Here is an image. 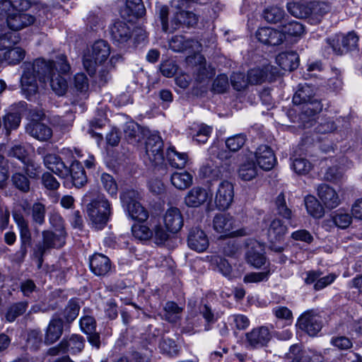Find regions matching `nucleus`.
Listing matches in <instances>:
<instances>
[{
	"mask_svg": "<svg viewBox=\"0 0 362 362\" xmlns=\"http://www.w3.org/2000/svg\"><path fill=\"white\" fill-rule=\"evenodd\" d=\"M21 68V90L27 98L29 99L37 92V79L45 83L49 81L52 90L58 95H64L67 91L66 80L59 74L54 72L52 64L45 59H37L33 62H24Z\"/></svg>",
	"mask_w": 362,
	"mask_h": 362,
	"instance_id": "nucleus-1",
	"label": "nucleus"
},
{
	"mask_svg": "<svg viewBox=\"0 0 362 362\" xmlns=\"http://www.w3.org/2000/svg\"><path fill=\"white\" fill-rule=\"evenodd\" d=\"M86 213L93 226L101 230L107 225L112 214L111 204L104 195H99L87 204Z\"/></svg>",
	"mask_w": 362,
	"mask_h": 362,
	"instance_id": "nucleus-2",
	"label": "nucleus"
},
{
	"mask_svg": "<svg viewBox=\"0 0 362 362\" xmlns=\"http://www.w3.org/2000/svg\"><path fill=\"white\" fill-rule=\"evenodd\" d=\"M110 54V46L107 41L103 40L95 41L92 45L90 52L83 57V64L84 69L90 76L94 75L98 64L105 62Z\"/></svg>",
	"mask_w": 362,
	"mask_h": 362,
	"instance_id": "nucleus-3",
	"label": "nucleus"
},
{
	"mask_svg": "<svg viewBox=\"0 0 362 362\" xmlns=\"http://www.w3.org/2000/svg\"><path fill=\"white\" fill-rule=\"evenodd\" d=\"M42 243L36 245L33 256L37 259V268L40 269L43 263V257L47 250L51 248L62 247L65 244L66 233L62 230L59 233L51 230H44L42 233Z\"/></svg>",
	"mask_w": 362,
	"mask_h": 362,
	"instance_id": "nucleus-4",
	"label": "nucleus"
},
{
	"mask_svg": "<svg viewBox=\"0 0 362 362\" xmlns=\"http://www.w3.org/2000/svg\"><path fill=\"white\" fill-rule=\"evenodd\" d=\"M358 37L354 32H349L346 35H337L334 38L327 39V44L337 54H343L344 50L354 49L358 46Z\"/></svg>",
	"mask_w": 362,
	"mask_h": 362,
	"instance_id": "nucleus-5",
	"label": "nucleus"
},
{
	"mask_svg": "<svg viewBox=\"0 0 362 362\" xmlns=\"http://www.w3.org/2000/svg\"><path fill=\"white\" fill-rule=\"evenodd\" d=\"M163 142L158 134L150 135L146 141V154L150 163L154 165L162 164L164 160Z\"/></svg>",
	"mask_w": 362,
	"mask_h": 362,
	"instance_id": "nucleus-6",
	"label": "nucleus"
},
{
	"mask_svg": "<svg viewBox=\"0 0 362 362\" xmlns=\"http://www.w3.org/2000/svg\"><path fill=\"white\" fill-rule=\"evenodd\" d=\"M271 334L267 327L262 326L252 329L245 334L247 347L259 349L267 345L271 339Z\"/></svg>",
	"mask_w": 362,
	"mask_h": 362,
	"instance_id": "nucleus-7",
	"label": "nucleus"
},
{
	"mask_svg": "<svg viewBox=\"0 0 362 362\" xmlns=\"http://www.w3.org/2000/svg\"><path fill=\"white\" fill-rule=\"evenodd\" d=\"M35 21V18L33 15L18 11L8 16L6 19V25L11 30L10 32L16 34L18 31L33 25Z\"/></svg>",
	"mask_w": 362,
	"mask_h": 362,
	"instance_id": "nucleus-8",
	"label": "nucleus"
},
{
	"mask_svg": "<svg viewBox=\"0 0 362 362\" xmlns=\"http://www.w3.org/2000/svg\"><path fill=\"white\" fill-rule=\"evenodd\" d=\"M298 325L310 336H315L322 329L321 317L313 311H308L299 317Z\"/></svg>",
	"mask_w": 362,
	"mask_h": 362,
	"instance_id": "nucleus-9",
	"label": "nucleus"
},
{
	"mask_svg": "<svg viewBox=\"0 0 362 362\" xmlns=\"http://www.w3.org/2000/svg\"><path fill=\"white\" fill-rule=\"evenodd\" d=\"M234 197L233 186L228 181H223L219 184L215 197V203L220 210L228 209Z\"/></svg>",
	"mask_w": 362,
	"mask_h": 362,
	"instance_id": "nucleus-10",
	"label": "nucleus"
},
{
	"mask_svg": "<svg viewBox=\"0 0 362 362\" xmlns=\"http://www.w3.org/2000/svg\"><path fill=\"white\" fill-rule=\"evenodd\" d=\"M256 161L264 170H272L276 163V156L272 149L267 145L259 146L255 151Z\"/></svg>",
	"mask_w": 362,
	"mask_h": 362,
	"instance_id": "nucleus-11",
	"label": "nucleus"
},
{
	"mask_svg": "<svg viewBox=\"0 0 362 362\" xmlns=\"http://www.w3.org/2000/svg\"><path fill=\"white\" fill-rule=\"evenodd\" d=\"M322 109L320 100H315L304 104L302 112L300 115V120L305 129L309 128L315 122V116Z\"/></svg>",
	"mask_w": 362,
	"mask_h": 362,
	"instance_id": "nucleus-12",
	"label": "nucleus"
},
{
	"mask_svg": "<svg viewBox=\"0 0 362 362\" xmlns=\"http://www.w3.org/2000/svg\"><path fill=\"white\" fill-rule=\"evenodd\" d=\"M166 229L173 233H177L183 226L184 220L180 210L176 207L168 209L163 216Z\"/></svg>",
	"mask_w": 362,
	"mask_h": 362,
	"instance_id": "nucleus-13",
	"label": "nucleus"
},
{
	"mask_svg": "<svg viewBox=\"0 0 362 362\" xmlns=\"http://www.w3.org/2000/svg\"><path fill=\"white\" fill-rule=\"evenodd\" d=\"M256 37L259 42L270 46L279 45L284 41L281 31L268 27L258 29Z\"/></svg>",
	"mask_w": 362,
	"mask_h": 362,
	"instance_id": "nucleus-14",
	"label": "nucleus"
},
{
	"mask_svg": "<svg viewBox=\"0 0 362 362\" xmlns=\"http://www.w3.org/2000/svg\"><path fill=\"white\" fill-rule=\"evenodd\" d=\"M187 244L192 250L202 252L208 248L209 243L206 235L202 230L194 228L189 230Z\"/></svg>",
	"mask_w": 362,
	"mask_h": 362,
	"instance_id": "nucleus-15",
	"label": "nucleus"
},
{
	"mask_svg": "<svg viewBox=\"0 0 362 362\" xmlns=\"http://www.w3.org/2000/svg\"><path fill=\"white\" fill-rule=\"evenodd\" d=\"M170 48L176 52L185 51H195L199 47V42L193 38L187 37L182 35H176L169 40Z\"/></svg>",
	"mask_w": 362,
	"mask_h": 362,
	"instance_id": "nucleus-16",
	"label": "nucleus"
},
{
	"mask_svg": "<svg viewBox=\"0 0 362 362\" xmlns=\"http://www.w3.org/2000/svg\"><path fill=\"white\" fill-rule=\"evenodd\" d=\"M317 191L319 198L327 208L332 209L339 205L340 199L332 187L321 184L317 187Z\"/></svg>",
	"mask_w": 362,
	"mask_h": 362,
	"instance_id": "nucleus-17",
	"label": "nucleus"
},
{
	"mask_svg": "<svg viewBox=\"0 0 362 362\" xmlns=\"http://www.w3.org/2000/svg\"><path fill=\"white\" fill-rule=\"evenodd\" d=\"M43 160L45 166L59 177L66 178L69 176V168L57 155L48 153L44 156Z\"/></svg>",
	"mask_w": 362,
	"mask_h": 362,
	"instance_id": "nucleus-18",
	"label": "nucleus"
},
{
	"mask_svg": "<svg viewBox=\"0 0 362 362\" xmlns=\"http://www.w3.org/2000/svg\"><path fill=\"white\" fill-rule=\"evenodd\" d=\"M132 30L124 21H115L110 27V35L115 42L124 44L132 37Z\"/></svg>",
	"mask_w": 362,
	"mask_h": 362,
	"instance_id": "nucleus-19",
	"label": "nucleus"
},
{
	"mask_svg": "<svg viewBox=\"0 0 362 362\" xmlns=\"http://www.w3.org/2000/svg\"><path fill=\"white\" fill-rule=\"evenodd\" d=\"M89 264L92 272L98 276H105L111 269L110 259L100 253H95L90 258Z\"/></svg>",
	"mask_w": 362,
	"mask_h": 362,
	"instance_id": "nucleus-20",
	"label": "nucleus"
},
{
	"mask_svg": "<svg viewBox=\"0 0 362 362\" xmlns=\"http://www.w3.org/2000/svg\"><path fill=\"white\" fill-rule=\"evenodd\" d=\"M146 11L141 0H126L125 6L120 13L123 18L132 21L134 18L143 16Z\"/></svg>",
	"mask_w": 362,
	"mask_h": 362,
	"instance_id": "nucleus-21",
	"label": "nucleus"
},
{
	"mask_svg": "<svg viewBox=\"0 0 362 362\" xmlns=\"http://www.w3.org/2000/svg\"><path fill=\"white\" fill-rule=\"evenodd\" d=\"M26 132L35 139L45 141L52 136V130L47 125L37 122L32 121L25 127Z\"/></svg>",
	"mask_w": 362,
	"mask_h": 362,
	"instance_id": "nucleus-22",
	"label": "nucleus"
},
{
	"mask_svg": "<svg viewBox=\"0 0 362 362\" xmlns=\"http://www.w3.org/2000/svg\"><path fill=\"white\" fill-rule=\"evenodd\" d=\"M14 220L20 230L21 240V252L23 256L27 253V247L31 244V233L28 228V223L21 214H14Z\"/></svg>",
	"mask_w": 362,
	"mask_h": 362,
	"instance_id": "nucleus-23",
	"label": "nucleus"
},
{
	"mask_svg": "<svg viewBox=\"0 0 362 362\" xmlns=\"http://www.w3.org/2000/svg\"><path fill=\"white\" fill-rule=\"evenodd\" d=\"M209 195L206 189L200 187L191 189L185 197V203L189 207H198L204 204Z\"/></svg>",
	"mask_w": 362,
	"mask_h": 362,
	"instance_id": "nucleus-24",
	"label": "nucleus"
},
{
	"mask_svg": "<svg viewBox=\"0 0 362 362\" xmlns=\"http://www.w3.org/2000/svg\"><path fill=\"white\" fill-rule=\"evenodd\" d=\"M198 22L197 16L192 12L186 11H180L177 12L171 20V30H177L180 25L186 27H193Z\"/></svg>",
	"mask_w": 362,
	"mask_h": 362,
	"instance_id": "nucleus-25",
	"label": "nucleus"
},
{
	"mask_svg": "<svg viewBox=\"0 0 362 362\" xmlns=\"http://www.w3.org/2000/svg\"><path fill=\"white\" fill-rule=\"evenodd\" d=\"M63 321L58 317H53L46 329L45 343L52 344L57 341L63 333Z\"/></svg>",
	"mask_w": 362,
	"mask_h": 362,
	"instance_id": "nucleus-26",
	"label": "nucleus"
},
{
	"mask_svg": "<svg viewBox=\"0 0 362 362\" xmlns=\"http://www.w3.org/2000/svg\"><path fill=\"white\" fill-rule=\"evenodd\" d=\"M288 231V228L284 222L278 218H274L269 223L267 235L271 243L280 242L284 239Z\"/></svg>",
	"mask_w": 362,
	"mask_h": 362,
	"instance_id": "nucleus-27",
	"label": "nucleus"
},
{
	"mask_svg": "<svg viewBox=\"0 0 362 362\" xmlns=\"http://www.w3.org/2000/svg\"><path fill=\"white\" fill-rule=\"evenodd\" d=\"M276 63L284 71H291L298 68L299 57L295 52H282L276 58Z\"/></svg>",
	"mask_w": 362,
	"mask_h": 362,
	"instance_id": "nucleus-28",
	"label": "nucleus"
},
{
	"mask_svg": "<svg viewBox=\"0 0 362 362\" xmlns=\"http://www.w3.org/2000/svg\"><path fill=\"white\" fill-rule=\"evenodd\" d=\"M85 346L84 338L78 334H71L62 340V346L65 349L66 353L76 354L82 351Z\"/></svg>",
	"mask_w": 362,
	"mask_h": 362,
	"instance_id": "nucleus-29",
	"label": "nucleus"
},
{
	"mask_svg": "<svg viewBox=\"0 0 362 362\" xmlns=\"http://www.w3.org/2000/svg\"><path fill=\"white\" fill-rule=\"evenodd\" d=\"M69 176H71L73 185L76 188L84 186L87 182V177L82 165L78 162H73L69 168Z\"/></svg>",
	"mask_w": 362,
	"mask_h": 362,
	"instance_id": "nucleus-30",
	"label": "nucleus"
},
{
	"mask_svg": "<svg viewBox=\"0 0 362 362\" xmlns=\"http://www.w3.org/2000/svg\"><path fill=\"white\" fill-rule=\"evenodd\" d=\"M314 95L315 91L313 86L307 83L300 84L293 97V102L296 105L305 104L315 100Z\"/></svg>",
	"mask_w": 362,
	"mask_h": 362,
	"instance_id": "nucleus-31",
	"label": "nucleus"
},
{
	"mask_svg": "<svg viewBox=\"0 0 362 362\" xmlns=\"http://www.w3.org/2000/svg\"><path fill=\"white\" fill-rule=\"evenodd\" d=\"M233 218L228 214H216L213 220L214 230L220 233H228L233 227Z\"/></svg>",
	"mask_w": 362,
	"mask_h": 362,
	"instance_id": "nucleus-32",
	"label": "nucleus"
},
{
	"mask_svg": "<svg viewBox=\"0 0 362 362\" xmlns=\"http://www.w3.org/2000/svg\"><path fill=\"white\" fill-rule=\"evenodd\" d=\"M275 209L277 214L286 219L289 221V224L295 227V225H293L292 220L293 217V214L291 209L287 205L285 194L281 192L280 193L275 199Z\"/></svg>",
	"mask_w": 362,
	"mask_h": 362,
	"instance_id": "nucleus-33",
	"label": "nucleus"
},
{
	"mask_svg": "<svg viewBox=\"0 0 362 362\" xmlns=\"http://www.w3.org/2000/svg\"><path fill=\"white\" fill-rule=\"evenodd\" d=\"M166 159L173 168H183L188 160V156L185 153L177 152L174 147H169L166 151Z\"/></svg>",
	"mask_w": 362,
	"mask_h": 362,
	"instance_id": "nucleus-34",
	"label": "nucleus"
},
{
	"mask_svg": "<svg viewBox=\"0 0 362 362\" xmlns=\"http://www.w3.org/2000/svg\"><path fill=\"white\" fill-rule=\"evenodd\" d=\"M199 177L215 180L222 176L220 168L212 160L207 161L199 169Z\"/></svg>",
	"mask_w": 362,
	"mask_h": 362,
	"instance_id": "nucleus-35",
	"label": "nucleus"
},
{
	"mask_svg": "<svg viewBox=\"0 0 362 362\" xmlns=\"http://www.w3.org/2000/svg\"><path fill=\"white\" fill-rule=\"evenodd\" d=\"M182 308L173 301L167 302L163 308L162 317L171 323L177 322L181 317Z\"/></svg>",
	"mask_w": 362,
	"mask_h": 362,
	"instance_id": "nucleus-36",
	"label": "nucleus"
},
{
	"mask_svg": "<svg viewBox=\"0 0 362 362\" xmlns=\"http://www.w3.org/2000/svg\"><path fill=\"white\" fill-rule=\"evenodd\" d=\"M171 183L179 189H185L193 182V176L188 172L174 173L170 177Z\"/></svg>",
	"mask_w": 362,
	"mask_h": 362,
	"instance_id": "nucleus-37",
	"label": "nucleus"
},
{
	"mask_svg": "<svg viewBox=\"0 0 362 362\" xmlns=\"http://www.w3.org/2000/svg\"><path fill=\"white\" fill-rule=\"evenodd\" d=\"M258 170L253 160H247L242 163L238 169L239 177L245 181H250L257 175Z\"/></svg>",
	"mask_w": 362,
	"mask_h": 362,
	"instance_id": "nucleus-38",
	"label": "nucleus"
},
{
	"mask_svg": "<svg viewBox=\"0 0 362 362\" xmlns=\"http://www.w3.org/2000/svg\"><path fill=\"white\" fill-rule=\"evenodd\" d=\"M305 204L308 213L313 218H320L324 216V208L314 196L308 195L305 197Z\"/></svg>",
	"mask_w": 362,
	"mask_h": 362,
	"instance_id": "nucleus-39",
	"label": "nucleus"
},
{
	"mask_svg": "<svg viewBox=\"0 0 362 362\" xmlns=\"http://www.w3.org/2000/svg\"><path fill=\"white\" fill-rule=\"evenodd\" d=\"M13 185L23 193H27L30 189L29 177L21 172H15L11 175Z\"/></svg>",
	"mask_w": 362,
	"mask_h": 362,
	"instance_id": "nucleus-40",
	"label": "nucleus"
},
{
	"mask_svg": "<svg viewBox=\"0 0 362 362\" xmlns=\"http://www.w3.org/2000/svg\"><path fill=\"white\" fill-rule=\"evenodd\" d=\"M211 262L214 269L217 270L227 278L231 277L233 269L226 259L220 256H214L211 257Z\"/></svg>",
	"mask_w": 362,
	"mask_h": 362,
	"instance_id": "nucleus-41",
	"label": "nucleus"
},
{
	"mask_svg": "<svg viewBox=\"0 0 362 362\" xmlns=\"http://www.w3.org/2000/svg\"><path fill=\"white\" fill-rule=\"evenodd\" d=\"M126 139L129 143L139 142L141 138V127L134 122H127L124 129Z\"/></svg>",
	"mask_w": 362,
	"mask_h": 362,
	"instance_id": "nucleus-42",
	"label": "nucleus"
},
{
	"mask_svg": "<svg viewBox=\"0 0 362 362\" xmlns=\"http://www.w3.org/2000/svg\"><path fill=\"white\" fill-rule=\"evenodd\" d=\"M287 10L293 16L298 18H308L312 13L308 6L296 2L288 3Z\"/></svg>",
	"mask_w": 362,
	"mask_h": 362,
	"instance_id": "nucleus-43",
	"label": "nucleus"
},
{
	"mask_svg": "<svg viewBox=\"0 0 362 362\" xmlns=\"http://www.w3.org/2000/svg\"><path fill=\"white\" fill-rule=\"evenodd\" d=\"M305 32V28L303 24L300 23L291 21L282 25L281 33L284 35H288L289 36L300 37Z\"/></svg>",
	"mask_w": 362,
	"mask_h": 362,
	"instance_id": "nucleus-44",
	"label": "nucleus"
},
{
	"mask_svg": "<svg viewBox=\"0 0 362 362\" xmlns=\"http://www.w3.org/2000/svg\"><path fill=\"white\" fill-rule=\"evenodd\" d=\"M20 35L11 32H4L0 28V50L14 46L20 41Z\"/></svg>",
	"mask_w": 362,
	"mask_h": 362,
	"instance_id": "nucleus-45",
	"label": "nucleus"
},
{
	"mask_svg": "<svg viewBox=\"0 0 362 362\" xmlns=\"http://www.w3.org/2000/svg\"><path fill=\"white\" fill-rule=\"evenodd\" d=\"M285 12L283 8L278 6H272L266 8L264 11L263 17L271 23H276L280 22L284 17Z\"/></svg>",
	"mask_w": 362,
	"mask_h": 362,
	"instance_id": "nucleus-46",
	"label": "nucleus"
},
{
	"mask_svg": "<svg viewBox=\"0 0 362 362\" xmlns=\"http://www.w3.org/2000/svg\"><path fill=\"white\" fill-rule=\"evenodd\" d=\"M7 48V52L4 54L5 59L11 64L20 63L25 57V52L19 47Z\"/></svg>",
	"mask_w": 362,
	"mask_h": 362,
	"instance_id": "nucleus-47",
	"label": "nucleus"
},
{
	"mask_svg": "<svg viewBox=\"0 0 362 362\" xmlns=\"http://www.w3.org/2000/svg\"><path fill=\"white\" fill-rule=\"evenodd\" d=\"M46 62L51 64L54 69V72L58 71L57 74H68L71 70V66L64 54L57 55L54 61H46Z\"/></svg>",
	"mask_w": 362,
	"mask_h": 362,
	"instance_id": "nucleus-48",
	"label": "nucleus"
},
{
	"mask_svg": "<svg viewBox=\"0 0 362 362\" xmlns=\"http://www.w3.org/2000/svg\"><path fill=\"white\" fill-rule=\"evenodd\" d=\"M46 208L40 202H35L31 207V217L33 223L42 225L45 221Z\"/></svg>",
	"mask_w": 362,
	"mask_h": 362,
	"instance_id": "nucleus-49",
	"label": "nucleus"
},
{
	"mask_svg": "<svg viewBox=\"0 0 362 362\" xmlns=\"http://www.w3.org/2000/svg\"><path fill=\"white\" fill-rule=\"evenodd\" d=\"M139 198V193L132 189L125 190L120 195L122 203L126 211L131 208L130 206H133L134 204L138 203Z\"/></svg>",
	"mask_w": 362,
	"mask_h": 362,
	"instance_id": "nucleus-50",
	"label": "nucleus"
},
{
	"mask_svg": "<svg viewBox=\"0 0 362 362\" xmlns=\"http://www.w3.org/2000/svg\"><path fill=\"white\" fill-rule=\"evenodd\" d=\"M199 313L205 320L204 329L208 331L211 329V325L218 320L217 315L208 305H203L199 307Z\"/></svg>",
	"mask_w": 362,
	"mask_h": 362,
	"instance_id": "nucleus-51",
	"label": "nucleus"
},
{
	"mask_svg": "<svg viewBox=\"0 0 362 362\" xmlns=\"http://www.w3.org/2000/svg\"><path fill=\"white\" fill-rule=\"evenodd\" d=\"M127 210L128 215L134 220L138 221H145L148 218V211L143 207L139 202L134 204Z\"/></svg>",
	"mask_w": 362,
	"mask_h": 362,
	"instance_id": "nucleus-52",
	"label": "nucleus"
},
{
	"mask_svg": "<svg viewBox=\"0 0 362 362\" xmlns=\"http://www.w3.org/2000/svg\"><path fill=\"white\" fill-rule=\"evenodd\" d=\"M246 135L238 134L228 138L226 141V147L232 152L239 151L246 141Z\"/></svg>",
	"mask_w": 362,
	"mask_h": 362,
	"instance_id": "nucleus-53",
	"label": "nucleus"
},
{
	"mask_svg": "<svg viewBox=\"0 0 362 362\" xmlns=\"http://www.w3.org/2000/svg\"><path fill=\"white\" fill-rule=\"evenodd\" d=\"M26 303H17L11 305L6 313V318L8 322H13L18 317L22 315L26 310Z\"/></svg>",
	"mask_w": 362,
	"mask_h": 362,
	"instance_id": "nucleus-54",
	"label": "nucleus"
},
{
	"mask_svg": "<svg viewBox=\"0 0 362 362\" xmlns=\"http://www.w3.org/2000/svg\"><path fill=\"white\" fill-rule=\"evenodd\" d=\"M332 221L338 228L345 229L351 223L352 216L347 213L337 211L332 216Z\"/></svg>",
	"mask_w": 362,
	"mask_h": 362,
	"instance_id": "nucleus-55",
	"label": "nucleus"
},
{
	"mask_svg": "<svg viewBox=\"0 0 362 362\" xmlns=\"http://www.w3.org/2000/svg\"><path fill=\"white\" fill-rule=\"evenodd\" d=\"M79 309L80 306L78 303L75 300L71 299L69 301L63 311V317L67 322H71L78 316Z\"/></svg>",
	"mask_w": 362,
	"mask_h": 362,
	"instance_id": "nucleus-56",
	"label": "nucleus"
},
{
	"mask_svg": "<svg viewBox=\"0 0 362 362\" xmlns=\"http://www.w3.org/2000/svg\"><path fill=\"white\" fill-rule=\"evenodd\" d=\"M291 168L297 174L305 175L311 170L312 165L307 159L298 158L293 160Z\"/></svg>",
	"mask_w": 362,
	"mask_h": 362,
	"instance_id": "nucleus-57",
	"label": "nucleus"
},
{
	"mask_svg": "<svg viewBox=\"0 0 362 362\" xmlns=\"http://www.w3.org/2000/svg\"><path fill=\"white\" fill-rule=\"evenodd\" d=\"M268 69L259 68L250 69L247 73V79L250 84H257L264 82L267 77Z\"/></svg>",
	"mask_w": 362,
	"mask_h": 362,
	"instance_id": "nucleus-58",
	"label": "nucleus"
},
{
	"mask_svg": "<svg viewBox=\"0 0 362 362\" xmlns=\"http://www.w3.org/2000/svg\"><path fill=\"white\" fill-rule=\"evenodd\" d=\"M160 350L166 354L173 356L179 352V349L173 339L169 338H163L159 343Z\"/></svg>",
	"mask_w": 362,
	"mask_h": 362,
	"instance_id": "nucleus-59",
	"label": "nucleus"
},
{
	"mask_svg": "<svg viewBox=\"0 0 362 362\" xmlns=\"http://www.w3.org/2000/svg\"><path fill=\"white\" fill-rule=\"evenodd\" d=\"M132 232L135 238L141 240H148L153 235L148 227L139 224H134L132 228Z\"/></svg>",
	"mask_w": 362,
	"mask_h": 362,
	"instance_id": "nucleus-60",
	"label": "nucleus"
},
{
	"mask_svg": "<svg viewBox=\"0 0 362 362\" xmlns=\"http://www.w3.org/2000/svg\"><path fill=\"white\" fill-rule=\"evenodd\" d=\"M23 163V170L29 178L36 179L39 177L40 173V167L38 164L29 158L25 160Z\"/></svg>",
	"mask_w": 362,
	"mask_h": 362,
	"instance_id": "nucleus-61",
	"label": "nucleus"
},
{
	"mask_svg": "<svg viewBox=\"0 0 362 362\" xmlns=\"http://www.w3.org/2000/svg\"><path fill=\"white\" fill-rule=\"evenodd\" d=\"M73 84L76 90L81 93H86L89 88L88 78L83 73H79L74 76Z\"/></svg>",
	"mask_w": 362,
	"mask_h": 362,
	"instance_id": "nucleus-62",
	"label": "nucleus"
},
{
	"mask_svg": "<svg viewBox=\"0 0 362 362\" xmlns=\"http://www.w3.org/2000/svg\"><path fill=\"white\" fill-rule=\"evenodd\" d=\"M21 122V117L16 113H8L4 117V126L6 134H9L11 131L18 128Z\"/></svg>",
	"mask_w": 362,
	"mask_h": 362,
	"instance_id": "nucleus-63",
	"label": "nucleus"
},
{
	"mask_svg": "<svg viewBox=\"0 0 362 362\" xmlns=\"http://www.w3.org/2000/svg\"><path fill=\"white\" fill-rule=\"evenodd\" d=\"M290 357L292 362H313L312 358L304 351L300 350L298 345H293L290 348Z\"/></svg>",
	"mask_w": 362,
	"mask_h": 362,
	"instance_id": "nucleus-64",
	"label": "nucleus"
}]
</instances>
